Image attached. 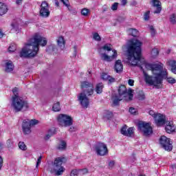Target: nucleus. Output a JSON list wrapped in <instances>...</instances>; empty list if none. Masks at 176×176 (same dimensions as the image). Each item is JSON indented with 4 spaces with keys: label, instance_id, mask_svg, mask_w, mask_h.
Returning <instances> with one entry per match:
<instances>
[{
    "label": "nucleus",
    "instance_id": "1",
    "mask_svg": "<svg viewBox=\"0 0 176 176\" xmlns=\"http://www.w3.org/2000/svg\"><path fill=\"white\" fill-rule=\"evenodd\" d=\"M141 42L138 40H131L127 47V62L132 67H140L144 71V67L152 71L153 63H148L145 60L141 61Z\"/></svg>",
    "mask_w": 176,
    "mask_h": 176
},
{
    "label": "nucleus",
    "instance_id": "2",
    "mask_svg": "<svg viewBox=\"0 0 176 176\" xmlns=\"http://www.w3.org/2000/svg\"><path fill=\"white\" fill-rule=\"evenodd\" d=\"M46 45H47L46 38L36 34L25 44V47L22 48L19 53V56L23 58H34V57H36L38 52H39V45L44 47Z\"/></svg>",
    "mask_w": 176,
    "mask_h": 176
},
{
    "label": "nucleus",
    "instance_id": "3",
    "mask_svg": "<svg viewBox=\"0 0 176 176\" xmlns=\"http://www.w3.org/2000/svg\"><path fill=\"white\" fill-rule=\"evenodd\" d=\"M164 65L162 63H153L151 72L155 77L148 75L146 72H144V80L149 86H155L159 89V85H162L163 79L167 78V69L164 68Z\"/></svg>",
    "mask_w": 176,
    "mask_h": 176
},
{
    "label": "nucleus",
    "instance_id": "4",
    "mask_svg": "<svg viewBox=\"0 0 176 176\" xmlns=\"http://www.w3.org/2000/svg\"><path fill=\"white\" fill-rule=\"evenodd\" d=\"M13 96L11 98V107L15 112H25L30 109V104L27 100L19 96V88L12 89Z\"/></svg>",
    "mask_w": 176,
    "mask_h": 176
},
{
    "label": "nucleus",
    "instance_id": "5",
    "mask_svg": "<svg viewBox=\"0 0 176 176\" xmlns=\"http://www.w3.org/2000/svg\"><path fill=\"white\" fill-rule=\"evenodd\" d=\"M81 89L83 91L78 95V101L82 108H87L89 107V98L90 96H93L94 93V86L93 83L87 81H83L81 82Z\"/></svg>",
    "mask_w": 176,
    "mask_h": 176
},
{
    "label": "nucleus",
    "instance_id": "6",
    "mask_svg": "<svg viewBox=\"0 0 176 176\" xmlns=\"http://www.w3.org/2000/svg\"><path fill=\"white\" fill-rule=\"evenodd\" d=\"M64 162V157H57L54 161L52 168L49 170L52 174L55 175H61L65 170V168L63 167V162Z\"/></svg>",
    "mask_w": 176,
    "mask_h": 176
},
{
    "label": "nucleus",
    "instance_id": "7",
    "mask_svg": "<svg viewBox=\"0 0 176 176\" xmlns=\"http://www.w3.org/2000/svg\"><path fill=\"white\" fill-rule=\"evenodd\" d=\"M57 120L59 126L62 127H69L74 124V119L71 116L66 114H60L57 117Z\"/></svg>",
    "mask_w": 176,
    "mask_h": 176
},
{
    "label": "nucleus",
    "instance_id": "8",
    "mask_svg": "<svg viewBox=\"0 0 176 176\" xmlns=\"http://www.w3.org/2000/svg\"><path fill=\"white\" fill-rule=\"evenodd\" d=\"M138 130L144 135V137H149L153 131L152 130V126L148 122H140L138 124Z\"/></svg>",
    "mask_w": 176,
    "mask_h": 176
},
{
    "label": "nucleus",
    "instance_id": "9",
    "mask_svg": "<svg viewBox=\"0 0 176 176\" xmlns=\"http://www.w3.org/2000/svg\"><path fill=\"white\" fill-rule=\"evenodd\" d=\"M160 144L162 148L168 152L173 151V142L170 139L163 135L160 138Z\"/></svg>",
    "mask_w": 176,
    "mask_h": 176
},
{
    "label": "nucleus",
    "instance_id": "10",
    "mask_svg": "<svg viewBox=\"0 0 176 176\" xmlns=\"http://www.w3.org/2000/svg\"><path fill=\"white\" fill-rule=\"evenodd\" d=\"M95 151L98 156H107L108 155V147L104 143L99 142L95 145Z\"/></svg>",
    "mask_w": 176,
    "mask_h": 176
},
{
    "label": "nucleus",
    "instance_id": "11",
    "mask_svg": "<svg viewBox=\"0 0 176 176\" xmlns=\"http://www.w3.org/2000/svg\"><path fill=\"white\" fill-rule=\"evenodd\" d=\"M118 93L120 97H127V96H129V100H133V97H134V95L133 94V89H129L127 91V88H126V86L124 85L120 86Z\"/></svg>",
    "mask_w": 176,
    "mask_h": 176
},
{
    "label": "nucleus",
    "instance_id": "12",
    "mask_svg": "<svg viewBox=\"0 0 176 176\" xmlns=\"http://www.w3.org/2000/svg\"><path fill=\"white\" fill-rule=\"evenodd\" d=\"M39 9V14L41 17L47 18L50 16V11L49 10V3H47V1H42Z\"/></svg>",
    "mask_w": 176,
    "mask_h": 176
},
{
    "label": "nucleus",
    "instance_id": "13",
    "mask_svg": "<svg viewBox=\"0 0 176 176\" xmlns=\"http://www.w3.org/2000/svg\"><path fill=\"white\" fill-rule=\"evenodd\" d=\"M154 120L157 126H164L167 123L166 116L161 113H158L157 116H155Z\"/></svg>",
    "mask_w": 176,
    "mask_h": 176
},
{
    "label": "nucleus",
    "instance_id": "14",
    "mask_svg": "<svg viewBox=\"0 0 176 176\" xmlns=\"http://www.w3.org/2000/svg\"><path fill=\"white\" fill-rule=\"evenodd\" d=\"M113 54L111 56L107 55V54L105 53H100L101 60L107 62L112 61V60H115V58L118 57V52H116V50H113Z\"/></svg>",
    "mask_w": 176,
    "mask_h": 176
},
{
    "label": "nucleus",
    "instance_id": "15",
    "mask_svg": "<svg viewBox=\"0 0 176 176\" xmlns=\"http://www.w3.org/2000/svg\"><path fill=\"white\" fill-rule=\"evenodd\" d=\"M121 134L125 135L126 137H131L132 134H134V128L130 127L127 129V125H124L120 130Z\"/></svg>",
    "mask_w": 176,
    "mask_h": 176
},
{
    "label": "nucleus",
    "instance_id": "16",
    "mask_svg": "<svg viewBox=\"0 0 176 176\" xmlns=\"http://www.w3.org/2000/svg\"><path fill=\"white\" fill-rule=\"evenodd\" d=\"M22 130L24 134H31V125L30 124V122H28V119L23 121Z\"/></svg>",
    "mask_w": 176,
    "mask_h": 176
},
{
    "label": "nucleus",
    "instance_id": "17",
    "mask_svg": "<svg viewBox=\"0 0 176 176\" xmlns=\"http://www.w3.org/2000/svg\"><path fill=\"white\" fill-rule=\"evenodd\" d=\"M165 124V130L166 133H168V134H171V133H176L175 126L174 125V124H173V122L167 121Z\"/></svg>",
    "mask_w": 176,
    "mask_h": 176
},
{
    "label": "nucleus",
    "instance_id": "18",
    "mask_svg": "<svg viewBox=\"0 0 176 176\" xmlns=\"http://www.w3.org/2000/svg\"><path fill=\"white\" fill-rule=\"evenodd\" d=\"M151 2L153 3V6L154 8H157L156 10L154 11V14H159L160 12H162V3L159 0H151Z\"/></svg>",
    "mask_w": 176,
    "mask_h": 176
},
{
    "label": "nucleus",
    "instance_id": "19",
    "mask_svg": "<svg viewBox=\"0 0 176 176\" xmlns=\"http://www.w3.org/2000/svg\"><path fill=\"white\" fill-rule=\"evenodd\" d=\"M114 69L116 72L119 74V72H122L123 71V64L122 63L121 60H118L116 61L115 65H114Z\"/></svg>",
    "mask_w": 176,
    "mask_h": 176
},
{
    "label": "nucleus",
    "instance_id": "20",
    "mask_svg": "<svg viewBox=\"0 0 176 176\" xmlns=\"http://www.w3.org/2000/svg\"><path fill=\"white\" fill-rule=\"evenodd\" d=\"M8 10H9V8H8V6L3 3L0 2V16H3V14H6L8 13Z\"/></svg>",
    "mask_w": 176,
    "mask_h": 176
},
{
    "label": "nucleus",
    "instance_id": "21",
    "mask_svg": "<svg viewBox=\"0 0 176 176\" xmlns=\"http://www.w3.org/2000/svg\"><path fill=\"white\" fill-rule=\"evenodd\" d=\"M63 5L67 8L68 10L72 13V14H76V10H72V7L69 6L68 0H60Z\"/></svg>",
    "mask_w": 176,
    "mask_h": 176
},
{
    "label": "nucleus",
    "instance_id": "22",
    "mask_svg": "<svg viewBox=\"0 0 176 176\" xmlns=\"http://www.w3.org/2000/svg\"><path fill=\"white\" fill-rule=\"evenodd\" d=\"M14 69V66L13 65V63L12 61H8L6 63V72H12Z\"/></svg>",
    "mask_w": 176,
    "mask_h": 176
},
{
    "label": "nucleus",
    "instance_id": "23",
    "mask_svg": "<svg viewBox=\"0 0 176 176\" xmlns=\"http://www.w3.org/2000/svg\"><path fill=\"white\" fill-rule=\"evenodd\" d=\"M56 149H58V151H65V149H67V142H65V141L61 140L60 144L58 145Z\"/></svg>",
    "mask_w": 176,
    "mask_h": 176
},
{
    "label": "nucleus",
    "instance_id": "24",
    "mask_svg": "<svg viewBox=\"0 0 176 176\" xmlns=\"http://www.w3.org/2000/svg\"><path fill=\"white\" fill-rule=\"evenodd\" d=\"M113 105H119V102L122 101V98H119L118 95H114L112 98Z\"/></svg>",
    "mask_w": 176,
    "mask_h": 176
},
{
    "label": "nucleus",
    "instance_id": "25",
    "mask_svg": "<svg viewBox=\"0 0 176 176\" xmlns=\"http://www.w3.org/2000/svg\"><path fill=\"white\" fill-rule=\"evenodd\" d=\"M168 64L171 67L172 72L176 74V60H169Z\"/></svg>",
    "mask_w": 176,
    "mask_h": 176
},
{
    "label": "nucleus",
    "instance_id": "26",
    "mask_svg": "<svg viewBox=\"0 0 176 176\" xmlns=\"http://www.w3.org/2000/svg\"><path fill=\"white\" fill-rule=\"evenodd\" d=\"M102 89H104V85L102 82L97 84L96 87L97 94H101L102 93Z\"/></svg>",
    "mask_w": 176,
    "mask_h": 176
},
{
    "label": "nucleus",
    "instance_id": "27",
    "mask_svg": "<svg viewBox=\"0 0 176 176\" xmlns=\"http://www.w3.org/2000/svg\"><path fill=\"white\" fill-rule=\"evenodd\" d=\"M57 43L60 49H64V47H65V45L64 43V38H63V36H60L57 39Z\"/></svg>",
    "mask_w": 176,
    "mask_h": 176
},
{
    "label": "nucleus",
    "instance_id": "28",
    "mask_svg": "<svg viewBox=\"0 0 176 176\" xmlns=\"http://www.w3.org/2000/svg\"><path fill=\"white\" fill-rule=\"evenodd\" d=\"M128 32L129 35H131L132 36H138V30H137L136 29L130 28L128 30Z\"/></svg>",
    "mask_w": 176,
    "mask_h": 176
},
{
    "label": "nucleus",
    "instance_id": "29",
    "mask_svg": "<svg viewBox=\"0 0 176 176\" xmlns=\"http://www.w3.org/2000/svg\"><path fill=\"white\" fill-rule=\"evenodd\" d=\"M104 118L107 119V120H109L113 118V113L111 111H107L104 112Z\"/></svg>",
    "mask_w": 176,
    "mask_h": 176
},
{
    "label": "nucleus",
    "instance_id": "30",
    "mask_svg": "<svg viewBox=\"0 0 176 176\" xmlns=\"http://www.w3.org/2000/svg\"><path fill=\"white\" fill-rule=\"evenodd\" d=\"M52 109L54 112H60L61 111V107H60V102H56L54 104Z\"/></svg>",
    "mask_w": 176,
    "mask_h": 176
},
{
    "label": "nucleus",
    "instance_id": "31",
    "mask_svg": "<svg viewBox=\"0 0 176 176\" xmlns=\"http://www.w3.org/2000/svg\"><path fill=\"white\" fill-rule=\"evenodd\" d=\"M102 50H107V52H111L112 48L111 47V44H106L103 47H102L100 50V53H101Z\"/></svg>",
    "mask_w": 176,
    "mask_h": 176
},
{
    "label": "nucleus",
    "instance_id": "32",
    "mask_svg": "<svg viewBox=\"0 0 176 176\" xmlns=\"http://www.w3.org/2000/svg\"><path fill=\"white\" fill-rule=\"evenodd\" d=\"M151 56L153 58L157 57V56H159V50H157V48L153 49L151 51Z\"/></svg>",
    "mask_w": 176,
    "mask_h": 176
},
{
    "label": "nucleus",
    "instance_id": "33",
    "mask_svg": "<svg viewBox=\"0 0 176 176\" xmlns=\"http://www.w3.org/2000/svg\"><path fill=\"white\" fill-rule=\"evenodd\" d=\"M169 21L171 23V24H176V14H172L170 15Z\"/></svg>",
    "mask_w": 176,
    "mask_h": 176
},
{
    "label": "nucleus",
    "instance_id": "34",
    "mask_svg": "<svg viewBox=\"0 0 176 176\" xmlns=\"http://www.w3.org/2000/svg\"><path fill=\"white\" fill-rule=\"evenodd\" d=\"M16 49H17V46L16 45V44L12 43L8 47V52H10V53H13V52H14Z\"/></svg>",
    "mask_w": 176,
    "mask_h": 176
},
{
    "label": "nucleus",
    "instance_id": "35",
    "mask_svg": "<svg viewBox=\"0 0 176 176\" xmlns=\"http://www.w3.org/2000/svg\"><path fill=\"white\" fill-rule=\"evenodd\" d=\"M19 148L21 149V151H27V146L24 142H20L19 143Z\"/></svg>",
    "mask_w": 176,
    "mask_h": 176
},
{
    "label": "nucleus",
    "instance_id": "36",
    "mask_svg": "<svg viewBox=\"0 0 176 176\" xmlns=\"http://www.w3.org/2000/svg\"><path fill=\"white\" fill-rule=\"evenodd\" d=\"M28 123L31 126H35V124H38V123H39V121H38V120H29L28 119Z\"/></svg>",
    "mask_w": 176,
    "mask_h": 176
},
{
    "label": "nucleus",
    "instance_id": "37",
    "mask_svg": "<svg viewBox=\"0 0 176 176\" xmlns=\"http://www.w3.org/2000/svg\"><path fill=\"white\" fill-rule=\"evenodd\" d=\"M12 30H14V31H19V23L14 22L11 23Z\"/></svg>",
    "mask_w": 176,
    "mask_h": 176
},
{
    "label": "nucleus",
    "instance_id": "38",
    "mask_svg": "<svg viewBox=\"0 0 176 176\" xmlns=\"http://www.w3.org/2000/svg\"><path fill=\"white\" fill-rule=\"evenodd\" d=\"M149 14H151V11H147L144 14V20L148 21L149 20Z\"/></svg>",
    "mask_w": 176,
    "mask_h": 176
},
{
    "label": "nucleus",
    "instance_id": "39",
    "mask_svg": "<svg viewBox=\"0 0 176 176\" xmlns=\"http://www.w3.org/2000/svg\"><path fill=\"white\" fill-rule=\"evenodd\" d=\"M46 50L47 52H50V50H52V52H56V50H57V48L55 45H51L47 47Z\"/></svg>",
    "mask_w": 176,
    "mask_h": 176
},
{
    "label": "nucleus",
    "instance_id": "40",
    "mask_svg": "<svg viewBox=\"0 0 176 176\" xmlns=\"http://www.w3.org/2000/svg\"><path fill=\"white\" fill-rule=\"evenodd\" d=\"M109 84L115 83L116 82V79L111 76H109V78L107 79Z\"/></svg>",
    "mask_w": 176,
    "mask_h": 176
},
{
    "label": "nucleus",
    "instance_id": "41",
    "mask_svg": "<svg viewBox=\"0 0 176 176\" xmlns=\"http://www.w3.org/2000/svg\"><path fill=\"white\" fill-rule=\"evenodd\" d=\"M89 9L84 8L81 10V14H82V16H87V14H89Z\"/></svg>",
    "mask_w": 176,
    "mask_h": 176
},
{
    "label": "nucleus",
    "instance_id": "42",
    "mask_svg": "<svg viewBox=\"0 0 176 176\" xmlns=\"http://www.w3.org/2000/svg\"><path fill=\"white\" fill-rule=\"evenodd\" d=\"M150 31L151 36H155L156 35V30H155V28L153 25L150 26Z\"/></svg>",
    "mask_w": 176,
    "mask_h": 176
},
{
    "label": "nucleus",
    "instance_id": "43",
    "mask_svg": "<svg viewBox=\"0 0 176 176\" xmlns=\"http://www.w3.org/2000/svg\"><path fill=\"white\" fill-rule=\"evenodd\" d=\"M94 39L95 41H101V36H100V34H98V33H94Z\"/></svg>",
    "mask_w": 176,
    "mask_h": 176
},
{
    "label": "nucleus",
    "instance_id": "44",
    "mask_svg": "<svg viewBox=\"0 0 176 176\" xmlns=\"http://www.w3.org/2000/svg\"><path fill=\"white\" fill-rule=\"evenodd\" d=\"M101 78L102 79H103V80H108V78H109V75H108V74H106V73H102L101 75Z\"/></svg>",
    "mask_w": 176,
    "mask_h": 176
},
{
    "label": "nucleus",
    "instance_id": "45",
    "mask_svg": "<svg viewBox=\"0 0 176 176\" xmlns=\"http://www.w3.org/2000/svg\"><path fill=\"white\" fill-rule=\"evenodd\" d=\"M167 81L168 83H170L171 85H174V83H176V80L174 78L169 77L167 78Z\"/></svg>",
    "mask_w": 176,
    "mask_h": 176
},
{
    "label": "nucleus",
    "instance_id": "46",
    "mask_svg": "<svg viewBox=\"0 0 176 176\" xmlns=\"http://www.w3.org/2000/svg\"><path fill=\"white\" fill-rule=\"evenodd\" d=\"M78 174H79V170L74 169L70 173V176H78Z\"/></svg>",
    "mask_w": 176,
    "mask_h": 176
},
{
    "label": "nucleus",
    "instance_id": "47",
    "mask_svg": "<svg viewBox=\"0 0 176 176\" xmlns=\"http://www.w3.org/2000/svg\"><path fill=\"white\" fill-rule=\"evenodd\" d=\"M129 112L132 115H137V109H135V108L130 107L129 108Z\"/></svg>",
    "mask_w": 176,
    "mask_h": 176
},
{
    "label": "nucleus",
    "instance_id": "48",
    "mask_svg": "<svg viewBox=\"0 0 176 176\" xmlns=\"http://www.w3.org/2000/svg\"><path fill=\"white\" fill-rule=\"evenodd\" d=\"M41 162H42V155L38 157V158L37 160V162L36 164V168H38V167H39V164H41Z\"/></svg>",
    "mask_w": 176,
    "mask_h": 176
},
{
    "label": "nucleus",
    "instance_id": "49",
    "mask_svg": "<svg viewBox=\"0 0 176 176\" xmlns=\"http://www.w3.org/2000/svg\"><path fill=\"white\" fill-rule=\"evenodd\" d=\"M73 57H76V54H78V47H76V45H74V47H73Z\"/></svg>",
    "mask_w": 176,
    "mask_h": 176
},
{
    "label": "nucleus",
    "instance_id": "50",
    "mask_svg": "<svg viewBox=\"0 0 176 176\" xmlns=\"http://www.w3.org/2000/svg\"><path fill=\"white\" fill-rule=\"evenodd\" d=\"M119 5L118 3H114L112 6H111V10H118V6Z\"/></svg>",
    "mask_w": 176,
    "mask_h": 176
},
{
    "label": "nucleus",
    "instance_id": "51",
    "mask_svg": "<svg viewBox=\"0 0 176 176\" xmlns=\"http://www.w3.org/2000/svg\"><path fill=\"white\" fill-rule=\"evenodd\" d=\"M148 113H149V115H151V116H153V118L154 119H155V116H157V115L158 114V113H155V111H153V110H150L148 111Z\"/></svg>",
    "mask_w": 176,
    "mask_h": 176
},
{
    "label": "nucleus",
    "instance_id": "52",
    "mask_svg": "<svg viewBox=\"0 0 176 176\" xmlns=\"http://www.w3.org/2000/svg\"><path fill=\"white\" fill-rule=\"evenodd\" d=\"M138 100H145V95H144V94H140L138 96Z\"/></svg>",
    "mask_w": 176,
    "mask_h": 176
},
{
    "label": "nucleus",
    "instance_id": "53",
    "mask_svg": "<svg viewBox=\"0 0 176 176\" xmlns=\"http://www.w3.org/2000/svg\"><path fill=\"white\" fill-rule=\"evenodd\" d=\"M50 137H52V134H46L45 136L44 137L45 141H49L50 140Z\"/></svg>",
    "mask_w": 176,
    "mask_h": 176
},
{
    "label": "nucleus",
    "instance_id": "54",
    "mask_svg": "<svg viewBox=\"0 0 176 176\" xmlns=\"http://www.w3.org/2000/svg\"><path fill=\"white\" fill-rule=\"evenodd\" d=\"M128 85H129V86H134V80L129 79L128 80Z\"/></svg>",
    "mask_w": 176,
    "mask_h": 176
},
{
    "label": "nucleus",
    "instance_id": "55",
    "mask_svg": "<svg viewBox=\"0 0 176 176\" xmlns=\"http://www.w3.org/2000/svg\"><path fill=\"white\" fill-rule=\"evenodd\" d=\"M69 131H70V133H74V131H76V128L75 126H70Z\"/></svg>",
    "mask_w": 176,
    "mask_h": 176
},
{
    "label": "nucleus",
    "instance_id": "56",
    "mask_svg": "<svg viewBox=\"0 0 176 176\" xmlns=\"http://www.w3.org/2000/svg\"><path fill=\"white\" fill-rule=\"evenodd\" d=\"M3 166V159L0 156V170L2 168Z\"/></svg>",
    "mask_w": 176,
    "mask_h": 176
},
{
    "label": "nucleus",
    "instance_id": "57",
    "mask_svg": "<svg viewBox=\"0 0 176 176\" xmlns=\"http://www.w3.org/2000/svg\"><path fill=\"white\" fill-rule=\"evenodd\" d=\"M109 167H111V168H112V167L115 166V161H110L109 163Z\"/></svg>",
    "mask_w": 176,
    "mask_h": 176
},
{
    "label": "nucleus",
    "instance_id": "58",
    "mask_svg": "<svg viewBox=\"0 0 176 176\" xmlns=\"http://www.w3.org/2000/svg\"><path fill=\"white\" fill-rule=\"evenodd\" d=\"M121 3L122 6H126L127 5V0H121Z\"/></svg>",
    "mask_w": 176,
    "mask_h": 176
},
{
    "label": "nucleus",
    "instance_id": "59",
    "mask_svg": "<svg viewBox=\"0 0 176 176\" xmlns=\"http://www.w3.org/2000/svg\"><path fill=\"white\" fill-rule=\"evenodd\" d=\"M137 3L136 1H133L131 2V6H137Z\"/></svg>",
    "mask_w": 176,
    "mask_h": 176
},
{
    "label": "nucleus",
    "instance_id": "60",
    "mask_svg": "<svg viewBox=\"0 0 176 176\" xmlns=\"http://www.w3.org/2000/svg\"><path fill=\"white\" fill-rule=\"evenodd\" d=\"M23 3V0H16V5H21Z\"/></svg>",
    "mask_w": 176,
    "mask_h": 176
},
{
    "label": "nucleus",
    "instance_id": "61",
    "mask_svg": "<svg viewBox=\"0 0 176 176\" xmlns=\"http://www.w3.org/2000/svg\"><path fill=\"white\" fill-rule=\"evenodd\" d=\"M55 2L56 6L58 7L60 6V3L58 2V0H54Z\"/></svg>",
    "mask_w": 176,
    "mask_h": 176
},
{
    "label": "nucleus",
    "instance_id": "62",
    "mask_svg": "<svg viewBox=\"0 0 176 176\" xmlns=\"http://www.w3.org/2000/svg\"><path fill=\"white\" fill-rule=\"evenodd\" d=\"M3 32H2V30L0 29V38H3Z\"/></svg>",
    "mask_w": 176,
    "mask_h": 176
},
{
    "label": "nucleus",
    "instance_id": "63",
    "mask_svg": "<svg viewBox=\"0 0 176 176\" xmlns=\"http://www.w3.org/2000/svg\"><path fill=\"white\" fill-rule=\"evenodd\" d=\"M82 174H87V173H88V170L87 168L82 169Z\"/></svg>",
    "mask_w": 176,
    "mask_h": 176
},
{
    "label": "nucleus",
    "instance_id": "64",
    "mask_svg": "<svg viewBox=\"0 0 176 176\" xmlns=\"http://www.w3.org/2000/svg\"><path fill=\"white\" fill-rule=\"evenodd\" d=\"M7 144H8V146H10V140H8L7 141Z\"/></svg>",
    "mask_w": 176,
    "mask_h": 176
}]
</instances>
